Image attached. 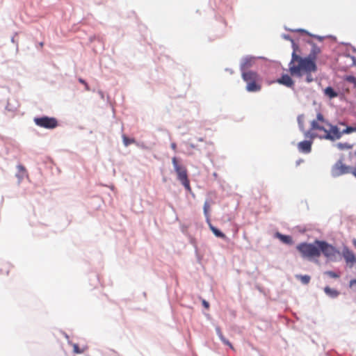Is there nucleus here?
<instances>
[{"label": "nucleus", "instance_id": "11", "mask_svg": "<svg viewBox=\"0 0 356 356\" xmlns=\"http://www.w3.org/2000/svg\"><path fill=\"white\" fill-rule=\"evenodd\" d=\"M277 82L290 88L294 85L293 81L288 74L282 75V77L277 80Z\"/></svg>", "mask_w": 356, "mask_h": 356}, {"label": "nucleus", "instance_id": "23", "mask_svg": "<svg viewBox=\"0 0 356 356\" xmlns=\"http://www.w3.org/2000/svg\"><path fill=\"white\" fill-rule=\"evenodd\" d=\"M209 210L210 204L208 202H205L204 204V213L207 219V221H209Z\"/></svg>", "mask_w": 356, "mask_h": 356}, {"label": "nucleus", "instance_id": "22", "mask_svg": "<svg viewBox=\"0 0 356 356\" xmlns=\"http://www.w3.org/2000/svg\"><path fill=\"white\" fill-rule=\"evenodd\" d=\"M297 279L301 281V282L304 284H307L310 282V276L309 275H296Z\"/></svg>", "mask_w": 356, "mask_h": 356}, {"label": "nucleus", "instance_id": "24", "mask_svg": "<svg viewBox=\"0 0 356 356\" xmlns=\"http://www.w3.org/2000/svg\"><path fill=\"white\" fill-rule=\"evenodd\" d=\"M122 139H123V143H124V145L125 146H128L130 144H132V143H135V140L133 139V138H129L128 137H127L125 135H124L122 136Z\"/></svg>", "mask_w": 356, "mask_h": 356}, {"label": "nucleus", "instance_id": "16", "mask_svg": "<svg viewBox=\"0 0 356 356\" xmlns=\"http://www.w3.org/2000/svg\"><path fill=\"white\" fill-rule=\"evenodd\" d=\"M324 94L329 98L332 99L338 96V93L334 90L329 86L324 90Z\"/></svg>", "mask_w": 356, "mask_h": 356}, {"label": "nucleus", "instance_id": "5", "mask_svg": "<svg viewBox=\"0 0 356 356\" xmlns=\"http://www.w3.org/2000/svg\"><path fill=\"white\" fill-rule=\"evenodd\" d=\"M172 163L177 173L178 180L182 184L187 191H191V188L190 186V181L188 177L186 168L183 165H181L176 157H173L172 159Z\"/></svg>", "mask_w": 356, "mask_h": 356}, {"label": "nucleus", "instance_id": "20", "mask_svg": "<svg viewBox=\"0 0 356 356\" xmlns=\"http://www.w3.org/2000/svg\"><path fill=\"white\" fill-rule=\"evenodd\" d=\"M337 147L340 150L351 149L353 145L348 143H338L336 145Z\"/></svg>", "mask_w": 356, "mask_h": 356}, {"label": "nucleus", "instance_id": "25", "mask_svg": "<svg viewBox=\"0 0 356 356\" xmlns=\"http://www.w3.org/2000/svg\"><path fill=\"white\" fill-rule=\"evenodd\" d=\"M303 116H298V122L299 124V127L302 131H304V120H303Z\"/></svg>", "mask_w": 356, "mask_h": 356}, {"label": "nucleus", "instance_id": "4", "mask_svg": "<svg viewBox=\"0 0 356 356\" xmlns=\"http://www.w3.org/2000/svg\"><path fill=\"white\" fill-rule=\"evenodd\" d=\"M302 257L304 258L312 259L320 257V249L318 245L314 243H301L296 247Z\"/></svg>", "mask_w": 356, "mask_h": 356}, {"label": "nucleus", "instance_id": "19", "mask_svg": "<svg viewBox=\"0 0 356 356\" xmlns=\"http://www.w3.org/2000/svg\"><path fill=\"white\" fill-rule=\"evenodd\" d=\"M72 347H73V352L76 354H81V353H85V351L88 349V347L84 346L81 348H80L78 344L76 343H73L72 344Z\"/></svg>", "mask_w": 356, "mask_h": 356}, {"label": "nucleus", "instance_id": "27", "mask_svg": "<svg viewBox=\"0 0 356 356\" xmlns=\"http://www.w3.org/2000/svg\"><path fill=\"white\" fill-rule=\"evenodd\" d=\"M350 287L356 291V280H353L350 282Z\"/></svg>", "mask_w": 356, "mask_h": 356}, {"label": "nucleus", "instance_id": "8", "mask_svg": "<svg viewBox=\"0 0 356 356\" xmlns=\"http://www.w3.org/2000/svg\"><path fill=\"white\" fill-rule=\"evenodd\" d=\"M34 122L38 126L45 129H54L58 126V121L56 118L47 116L35 118Z\"/></svg>", "mask_w": 356, "mask_h": 356}, {"label": "nucleus", "instance_id": "2", "mask_svg": "<svg viewBox=\"0 0 356 356\" xmlns=\"http://www.w3.org/2000/svg\"><path fill=\"white\" fill-rule=\"evenodd\" d=\"M328 124L323 115L321 113H318L316 119L311 122L309 130L305 131V137L314 139L315 137H319L320 134H325Z\"/></svg>", "mask_w": 356, "mask_h": 356}, {"label": "nucleus", "instance_id": "9", "mask_svg": "<svg viewBox=\"0 0 356 356\" xmlns=\"http://www.w3.org/2000/svg\"><path fill=\"white\" fill-rule=\"evenodd\" d=\"M312 140L301 141L298 144V149L300 152L308 154L312 150Z\"/></svg>", "mask_w": 356, "mask_h": 356}, {"label": "nucleus", "instance_id": "14", "mask_svg": "<svg viewBox=\"0 0 356 356\" xmlns=\"http://www.w3.org/2000/svg\"><path fill=\"white\" fill-rule=\"evenodd\" d=\"M344 259L348 264H353L356 262L354 254L350 251H346L343 254Z\"/></svg>", "mask_w": 356, "mask_h": 356}, {"label": "nucleus", "instance_id": "17", "mask_svg": "<svg viewBox=\"0 0 356 356\" xmlns=\"http://www.w3.org/2000/svg\"><path fill=\"white\" fill-rule=\"evenodd\" d=\"M216 332H217V334L218 335L219 338L220 339V340L225 344V345H227L229 346L232 350H234V347L232 345V343L225 338V337L223 336L222 332H221V330L220 327H216Z\"/></svg>", "mask_w": 356, "mask_h": 356}, {"label": "nucleus", "instance_id": "12", "mask_svg": "<svg viewBox=\"0 0 356 356\" xmlns=\"http://www.w3.org/2000/svg\"><path fill=\"white\" fill-rule=\"evenodd\" d=\"M254 63V58L251 57L245 58L241 64V70L243 72H246L247 69L252 65Z\"/></svg>", "mask_w": 356, "mask_h": 356}, {"label": "nucleus", "instance_id": "15", "mask_svg": "<svg viewBox=\"0 0 356 356\" xmlns=\"http://www.w3.org/2000/svg\"><path fill=\"white\" fill-rule=\"evenodd\" d=\"M324 291L328 296L331 298H337L339 295V292L336 289H331L329 286H325L324 288Z\"/></svg>", "mask_w": 356, "mask_h": 356}, {"label": "nucleus", "instance_id": "31", "mask_svg": "<svg viewBox=\"0 0 356 356\" xmlns=\"http://www.w3.org/2000/svg\"><path fill=\"white\" fill-rule=\"evenodd\" d=\"M171 148H172L173 150H175V151L176 150V149H177V145H176V144H175V143H172L171 144Z\"/></svg>", "mask_w": 356, "mask_h": 356}, {"label": "nucleus", "instance_id": "32", "mask_svg": "<svg viewBox=\"0 0 356 356\" xmlns=\"http://www.w3.org/2000/svg\"><path fill=\"white\" fill-rule=\"evenodd\" d=\"M353 244H354V245L356 247V240H354V241H353Z\"/></svg>", "mask_w": 356, "mask_h": 356}, {"label": "nucleus", "instance_id": "29", "mask_svg": "<svg viewBox=\"0 0 356 356\" xmlns=\"http://www.w3.org/2000/svg\"><path fill=\"white\" fill-rule=\"evenodd\" d=\"M202 305L206 308V309H209V303L206 301L205 300H202Z\"/></svg>", "mask_w": 356, "mask_h": 356}, {"label": "nucleus", "instance_id": "33", "mask_svg": "<svg viewBox=\"0 0 356 356\" xmlns=\"http://www.w3.org/2000/svg\"><path fill=\"white\" fill-rule=\"evenodd\" d=\"M339 124H341V125H345V123H344V122H339Z\"/></svg>", "mask_w": 356, "mask_h": 356}, {"label": "nucleus", "instance_id": "26", "mask_svg": "<svg viewBox=\"0 0 356 356\" xmlns=\"http://www.w3.org/2000/svg\"><path fill=\"white\" fill-rule=\"evenodd\" d=\"M346 80L350 83H354L356 87V78L355 76H347Z\"/></svg>", "mask_w": 356, "mask_h": 356}, {"label": "nucleus", "instance_id": "21", "mask_svg": "<svg viewBox=\"0 0 356 356\" xmlns=\"http://www.w3.org/2000/svg\"><path fill=\"white\" fill-rule=\"evenodd\" d=\"M325 275L329 276L331 278L337 279L341 276L340 272H334L331 270H327L324 273Z\"/></svg>", "mask_w": 356, "mask_h": 356}, {"label": "nucleus", "instance_id": "13", "mask_svg": "<svg viewBox=\"0 0 356 356\" xmlns=\"http://www.w3.org/2000/svg\"><path fill=\"white\" fill-rule=\"evenodd\" d=\"M276 238H279L282 243L285 244L291 245L293 243V239L291 236L284 235L280 234V232H277L275 234Z\"/></svg>", "mask_w": 356, "mask_h": 356}, {"label": "nucleus", "instance_id": "7", "mask_svg": "<svg viewBox=\"0 0 356 356\" xmlns=\"http://www.w3.org/2000/svg\"><path fill=\"white\" fill-rule=\"evenodd\" d=\"M316 244L319 246L320 254L322 252L323 254L329 260H336L337 256L339 254V251L338 250L325 241L316 240Z\"/></svg>", "mask_w": 356, "mask_h": 356}, {"label": "nucleus", "instance_id": "28", "mask_svg": "<svg viewBox=\"0 0 356 356\" xmlns=\"http://www.w3.org/2000/svg\"><path fill=\"white\" fill-rule=\"evenodd\" d=\"M79 81L81 83H82V84H83V85L85 86V87H86V90H90L88 85L87 84V83H86L83 79H82L81 78H80V79H79Z\"/></svg>", "mask_w": 356, "mask_h": 356}, {"label": "nucleus", "instance_id": "18", "mask_svg": "<svg viewBox=\"0 0 356 356\" xmlns=\"http://www.w3.org/2000/svg\"><path fill=\"white\" fill-rule=\"evenodd\" d=\"M209 228L211 229V230L212 231V232L213 233V234L216 236L221 238H226V236L225 234H223L221 231H220L216 227H213L210 222L209 223Z\"/></svg>", "mask_w": 356, "mask_h": 356}, {"label": "nucleus", "instance_id": "30", "mask_svg": "<svg viewBox=\"0 0 356 356\" xmlns=\"http://www.w3.org/2000/svg\"><path fill=\"white\" fill-rule=\"evenodd\" d=\"M8 268H9V266L8 265H5L3 266V270H4L6 271V274H8Z\"/></svg>", "mask_w": 356, "mask_h": 356}, {"label": "nucleus", "instance_id": "1", "mask_svg": "<svg viewBox=\"0 0 356 356\" xmlns=\"http://www.w3.org/2000/svg\"><path fill=\"white\" fill-rule=\"evenodd\" d=\"M316 70L317 66L315 63L293 52L291 60L289 63V72L292 76L301 77L305 74L306 81L310 83L313 81L311 74Z\"/></svg>", "mask_w": 356, "mask_h": 356}, {"label": "nucleus", "instance_id": "6", "mask_svg": "<svg viewBox=\"0 0 356 356\" xmlns=\"http://www.w3.org/2000/svg\"><path fill=\"white\" fill-rule=\"evenodd\" d=\"M242 78L247 83L246 89L249 92H257L260 90L261 86L257 83L259 81L258 74L253 71L242 72Z\"/></svg>", "mask_w": 356, "mask_h": 356}, {"label": "nucleus", "instance_id": "10", "mask_svg": "<svg viewBox=\"0 0 356 356\" xmlns=\"http://www.w3.org/2000/svg\"><path fill=\"white\" fill-rule=\"evenodd\" d=\"M321 51L320 47L313 43L310 53L306 58L316 63L317 56L321 53Z\"/></svg>", "mask_w": 356, "mask_h": 356}, {"label": "nucleus", "instance_id": "3", "mask_svg": "<svg viewBox=\"0 0 356 356\" xmlns=\"http://www.w3.org/2000/svg\"><path fill=\"white\" fill-rule=\"evenodd\" d=\"M354 131H356V127H346L345 129L340 131L337 126L332 125L329 123L325 134H320L319 138L334 140L339 139L343 134H349Z\"/></svg>", "mask_w": 356, "mask_h": 356}]
</instances>
